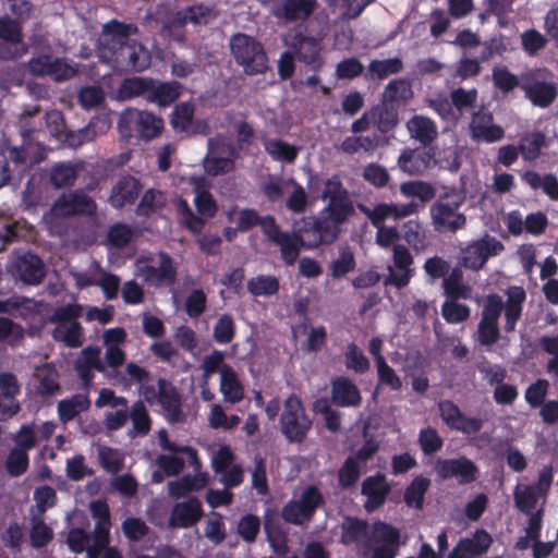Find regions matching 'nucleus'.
<instances>
[{
    "label": "nucleus",
    "instance_id": "7c9ffc66",
    "mask_svg": "<svg viewBox=\"0 0 558 558\" xmlns=\"http://www.w3.org/2000/svg\"><path fill=\"white\" fill-rule=\"evenodd\" d=\"M318 228V238L310 239L308 248H315L324 243H332L340 234L342 221L333 220V217L320 213L317 219H313Z\"/></svg>",
    "mask_w": 558,
    "mask_h": 558
},
{
    "label": "nucleus",
    "instance_id": "4be33fe9",
    "mask_svg": "<svg viewBox=\"0 0 558 558\" xmlns=\"http://www.w3.org/2000/svg\"><path fill=\"white\" fill-rule=\"evenodd\" d=\"M158 401L163 410L165 416L170 423H180L184 420L181 410V399L174 386L167 379H158Z\"/></svg>",
    "mask_w": 558,
    "mask_h": 558
},
{
    "label": "nucleus",
    "instance_id": "c9c22d12",
    "mask_svg": "<svg viewBox=\"0 0 558 558\" xmlns=\"http://www.w3.org/2000/svg\"><path fill=\"white\" fill-rule=\"evenodd\" d=\"M414 96L411 82L407 78L392 80L383 93L385 104H407Z\"/></svg>",
    "mask_w": 558,
    "mask_h": 558
},
{
    "label": "nucleus",
    "instance_id": "412c9836",
    "mask_svg": "<svg viewBox=\"0 0 558 558\" xmlns=\"http://www.w3.org/2000/svg\"><path fill=\"white\" fill-rule=\"evenodd\" d=\"M125 120L146 141L159 136L163 130L162 119L150 111L131 109L125 113Z\"/></svg>",
    "mask_w": 558,
    "mask_h": 558
},
{
    "label": "nucleus",
    "instance_id": "20e7f679",
    "mask_svg": "<svg viewBox=\"0 0 558 558\" xmlns=\"http://www.w3.org/2000/svg\"><path fill=\"white\" fill-rule=\"evenodd\" d=\"M507 301L504 303L498 294H488L483 301L481 320L498 324V319L505 308V330L511 332L522 314V304L525 301V291L521 287H510L506 291Z\"/></svg>",
    "mask_w": 558,
    "mask_h": 558
},
{
    "label": "nucleus",
    "instance_id": "4c0bfd02",
    "mask_svg": "<svg viewBox=\"0 0 558 558\" xmlns=\"http://www.w3.org/2000/svg\"><path fill=\"white\" fill-rule=\"evenodd\" d=\"M182 85L178 82H166L150 84L149 94L146 96L150 102H157L159 106H168L173 102L181 94Z\"/></svg>",
    "mask_w": 558,
    "mask_h": 558
},
{
    "label": "nucleus",
    "instance_id": "0eeeda50",
    "mask_svg": "<svg viewBox=\"0 0 558 558\" xmlns=\"http://www.w3.org/2000/svg\"><path fill=\"white\" fill-rule=\"evenodd\" d=\"M464 201V196L458 195L450 198L449 195L439 197L429 208L432 225L434 230L444 233H456L466 225V217L459 211Z\"/></svg>",
    "mask_w": 558,
    "mask_h": 558
},
{
    "label": "nucleus",
    "instance_id": "49530a36",
    "mask_svg": "<svg viewBox=\"0 0 558 558\" xmlns=\"http://www.w3.org/2000/svg\"><path fill=\"white\" fill-rule=\"evenodd\" d=\"M286 194L288 197L284 204L290 211L294 214H302L306 210L308 205V197L301 184L291 179L288 192Z\"/></svg>",
    "mask_w": 558,
    "mask_h": 558
},
{
    "label": "nucleus",
    "instance_id": "2f4dec72",
    "mask_svg": "<svg viewBox=\"0 0 558 558\" xmlns=\"http://www.w3.org/2000/svg\"><path fill=\"white\" fill-rule=\"evenodd\" d=\"M362 493L367 497L365 509L373 511L384 504L389 486L381 476L369 477L363 482Z\"/></svg>",
    "mask_w": 558,
    "mask_h": 558
},
{
    "label": "nucleus",
    "instance_id": "423d86ee",
    "mask_svg": "<svg viewBox=\"0 0 558 558\" xmlns=\"http://www.w3.org/2000/svg\"><path fill=\"white\" fill-rule=\"evenodd\" d=\"M136 275L151 286H172L177 281V267L165 252L141 256L135 263Z\"/></svg>",
    "mask_w": 558,
    "mask_h": 558
},
{
    "label": "nucleus",
    "instance_id": "f8f14e48",
    "mask_svg": "<svg viewBox=\"0 0 558 558\" xmlns=\"http://www.w3.org/2000/svg\"><path fill=\"white\" fill-rule=\"evenodd\" d=\"M21 23L7 15L0 17V60H17L28 52V46L23 41Z\"/></svg>",
    "mask_w": 558,
    "mask_h": 558
},
{
    "label": "nucleus",
    "instance_id": "bb28decb",
    "mask_svg": "<svg viewBox=\"0 0 558 558\" xmlns=\"http://www.w3.org/2000/svg\"><path fill=\"white\" fill-rule=\"evenodd\" d=\"M93 369L106 373V365L100 357V349L88 347L82 350L81 356L75 362V371L84 386H88L93 379Z\"/></svg>",
    "mask_w": 558,
    "mask_h": 558
},
{
    "label": "nucleus",
    "instance_id": "0e129e2a",
    "mask_svg": "<svg viewBox=\"0 0 558 558\" xmlns=\"http://www.w3.org/2000/svg\"><path fill=\"white\" fill-rule=\"evenodd\" d=\"M187 23L193 25H207L218 16V11L214 7L195 4L184 8Z\"/></svg>",
    "mask_w": 558,
    "mask_h": 558
},
{
    "label": "nucleus",
    "instance_id": "680f3d73",
    "mask_svg": "<svg viewBox=\"0 0 558 558\" xmlns=\"http://www.w3.org/2000/svg\"><path fill=\"white\" fill-rule=\"evenodd\" d=\"M94 474V469L86 464V460L83 454H75L71 459L66 460L65 475L70 481L80 482L86 476H93Z\"/></svg>",
    "mask_w": 558,
    "mask_h": 558
},
{
    "label": "nucleus",
    "instance_id": "1a4fd4ad",
    "mask_svg": "<svg viewBox=\"0 0 558 558\" xmlns=\"http://www.w3.org/2000/svg\"><path fill=\"white\" fill-rule=\"evenodd\" d=\"M280 425L284 437L292 442H302L311 429L312 420L295 395H291L284 400Z\"/></svg>",
    "mask_w": 558,
    "mask_h": 558
},
{
    "label": "nucleus",
    "instance_id": "4d7b16f0",
    "mask_svg": "<svg viewBox=\"0 0 558 558\" xmlns=\"http://www.w3.org/2000/svg\"><path fill=\"white\" fill-rule=\"evenodd\" d=\"M400 192L408 197H418L422 203L432 201L436 195L434 186L423 181L403 182Z\"/></svg>",
    "mask_w": 558,
    "mask_h": 558
},
{
    "label": "nucleus",
    "instance_id": "a211bd4d",
    "mask_svg": "<svg viewBox=\"0 0 558 558\" xmlns=\"http://www.w3.org/2000/svg\"><path fill=\"white\" fill-rule=\"evenodd\" d=\"M265 238L268 242L279 247L281 258L288 266L296 262L304 245V236L302 234L296 231H282L277 222L268 230V234Z\"/></svg>",
    "mask_w": 558,
    "mask_h": 558
},
{
    "label": "nucleus",
    "instance_id": "a18cd8bd",
    "mask_svg": "<svg viewBox=\"0 0 558 558\" xmlns=\"http://www.w3.org/2000/svg\"><path fill=\"white\" fill-rule=\"evenodd\" d=\"M53 538V531L48 526L41 515L34 514L31 518L29 539L34 548L46 546Z\"/></svg>",
    "mask_w": 558,
    "mask_h": 558
},
{
    "label": "nucleus",
    "instance_id": "338daca9",
    "mask_svg": "<svg viewBox=\"0 0 558 558\" xmlns=\"http://www.w3.org/2000/svg\"><path fill=\"white\" fill-rule=\"evenodd\" d=\"M526 94L534 105L546 107L555 99L553 85L537 82L526 88Z\"/></svg>",
    "mask_w": 558,
    "mask_h": 558
},
{
    "label": "nucleus",
    "instance_id": "5fc2aeb1",
    "mask_svg": "<svg viewBox=\"0 0 558 558\" xmlns=\"http://www.w3.org/2000/svg\"><path fill=\"white\" fill-rule=\"evenodd\" d=\"M402 229L405 242L415 252H423L426 248V234L417 221L409 220L403 225Z\"/></svg>",
    "mask_w": 558,
    "mask_h": 558
},
{
    "label": "nucleus",
    "instance_id": "13d9d810",
    "mask_svg": "<svg viewBox=\"0 0 558 558\" xmlns=\"http://www.w3.org/2000/svg\"><path fill=\"white\" fill-rule=\"evenodd\" d=\"M524 181L533 189H543L544 192L553 199L558 198V182L551 174L542 178L534 171H527L523 175Z\"/></svg>",
    "mask_w": 558,
    "mask_h": 558
},
{
    "label": "nucleus",
    "instance_id": "e2e57ef3",
    "mask_svg": "<svg viewBox=\"0 0 558 558\" xmlns=\"http://www.w3.org/2000/svg\"><path fill=\"white\" fill-rule=\"evenodd\" d=\"M78 168L72 163H59L53 167L50 175L56 187L71 186L75 183Z\"/></svg>",
    "mask_w": 558,
    "mask_h": 558
},
{
    "label": "nucleus",
    "instance_id": "79ce46f5",
    "mask_svg": "<svg viewBox=\"0 0 558 558\" xmlns=\"http://www.w3.org/2000/svg\"><path fill=\"white\" fill-rule=\"evenodd\" d=\"M207 483L206 474L198 473L195 475H186L178 481L168 483L169 494L174 498H180L190 492L203 488Z\"/></svg>",
    "mask_w": 558,
    "mask_h": 558
},
{
    "label": "nucleus",
    "instance_id": "ddd939ff",
    "mask_svg": "<svg viewBox=\"0 0 558 558\" xmlns=\"http://www.w3.org/2000/svg\"><path fill=\"white\" fill-rule=\"evenodd\" d=\"M8 272L24 284L37 286L46 276L44 262L35 254L25 252L11 257Z\"/></svg>",
    "mask_w": 558,
    "mask_h": 558
},
{
    "label": "nucleus",
    "instance_id": "a878e982",
    "mask_svg": "<svg viewBox=\"0 0 558 558\" xmlns=\"http://www.w3.org/2000/svg\"><path fill=\"white\" fill-rule=\"evenodd\" d=\"M331 401L339 407H359L362 397L357 386L341 376L331 381Z\"/></svg>",
    "mask_w": 558,
    "mask_h": 558
},
{
    "label": "nucleus",
    "instance_id": "e433bc0d",
    "mask_svg": "<svg viewBox=\"0 0 558 558\" xmlns=\"http://www.w3.org/2000/svg\"><path fill=\"white\" fill-rule=\"evenodd\" d=\"M478 93L475 88L464 89L458 87L449 93L452 100L457 122L468 112L476 107Z\"/></svg>",
    "mask_w": 558,
    "mask_h": 558
},
{
    "label": "nucleus",
    "instance_id": "8fccbe9b",
    "mask_svg": "<svg viewBox=\"0 0 558 558\" xmlns=\"http://www.w3.org/2000/svg\"><path fill=\"white\" fill-rule=\"evenodd\" d=\"M325 215L333 217L336 221L345 222L354 214V206L349 195L327 202L322 210Z\"/></svg>",
    "mask_w": 558,
    "mask_h": 558
},
{
    "label": "nucleus",
    "instance_id": "cd10ccee",
    "mask_svg": "<svg viewBox=\"0 0 558 558\" xmlns=\"http://www.w3.org/2000/svg\"><path fill=\"white\" fill-rule=\"evenodd\" d=\"M410 137L424 146L430 145L438 136L436 123L428 117L415 114L405 123Z\"/></svg>",
    "mask_w": 558,
    "mask_h": 558
},
{
    "label": "nucleus",
    "instance_id": "37998d69",
    "mask_svg": "<svg viewBox=\"0 0 558 558\" xmlns=\"http://www.w3.org/2000/svg\"><path fill=\"white\" fill-rule=\"evenodd\" d=\"M29 466L28 453L12 447L4 460V469L11 477H19L26 473Z\"/></svg>",
    "mask_w": 558,
    "mask_h": 558
},
{
    "label": "nucleus",
    "instance_id": "c756f323",
    "mask_svg": "<svg viewBox=\"0 0 558 558\" xmlns=\"http://www.w3.org/2000/svg\"><path fill=\"white\" fill-rule=\"evenodd\" d=\"M341 543L344 545L356 544L364 550L371 525L365 521L345 518L341 523Z\"/></svg>",
    "mask_w": 558,
    "mask_h": 558
},
{
    "label": "nucleus",
    "instance_id": "dca6fc26",
    "mask_svg": "<svg viewBox=\"0 0 558 558\" xmlns=\"http://www.w3.org/2000/svg\"><path fill=\"white\" fill-rule=\"evenodd\" d=\"M551 480V470L543 469L535 485H517L513 494L515 506L522 512L531 513L535 509L537 501L548 492Z\"/></svg>",
    "mask_w": 558,
    "mask_h": 558
},
{
    "label": "nucleus",
    "instance_id": "6ab92c4d",
    "mask_svg": "<svg viewBox=\"0 0 558 558\" xmlns=\"http://www.w3.org/2000/svg\"><path fill=\"white\" fill-rule=\"evenodd\" d=\"M435 471L442 480L456 477L461 484L475 481L478 474L477 466L465 457L439 459L435 463Z\"/></svg>",
    "mask_w": 558,
    "mask_h": 558
},
{
    "label": "nucleus",
    "instance_id": "9b49d317",
    "mask_svg": "<svg viewBox=\"0 0 558 558\" xmlns=\"http://www.w3.org/2000/svg\"><path fill=\"white\" fill-rule=\"evenodd\" d=\"M208 153L203 160V167L211 177L222 175L233 171L235 148L221 137L208 140Z\"/></svg>",
    "mask_w": 558,
    "mask_h": 558
},
{
    "label": "nucleus",
    "instance_id": "aec40b11",
    "mask_svg": "<svg viewBox=\"0 0 558 558\" xmlns=\"http://www.w3.org/2000/svg\"><path fill=\"white\" fill-rule=\"evenodd\" d=\"M469 129L474 141L494 143L505 135L504 129L494 123L493 114L484 107L473 112Z\"/></svg>",
    "mask_w": 558,
    "mask_h": 558
},
{
    "label": "nucleus",
    "instance_id": "7ed1b4c3",
    "mask_svg": "<svg viewBox=\"0 0 558 558\" xmlns=\"http://www.w3.org/2000/svg\"><path fill=\"white\" fill-rule=\"evenodd\" d=\"M229 48L234 62L246 75H260L270 70L265 48L255 37L235 33L229 39Z\"/></svg>",
    "mask_w": 558,
    "mask_h": 558
},
{
    "label": "nucleus",
    "instance_id": "393cba45",
    "mask_svg": "<svg viewBox=\"0 0 558 558\" xmlns=\"http://www.w3.org/2000/svg\"><path fill=\"white\" fill-rule=\"evenodd\" d=\"M141 190L142 185L137 179L132 175H123L112 186L108 201L112 207L122 208L126 204H133Z\"/></svg>",
    "mask_w": 558,
    "mask_h": 558
},
{
    "label": "nucleus",
    "instance_id": "bf43d9fd",
    "mask_svg": "<svg viewBox=\"0 0 558 558\" xmlns=\"http://www.w3.org/2000/svg\"><path fill=\"white\" fill-rule=\"evenodd\" d=\"M359 210L364 214L373 226H385V220L393 219L392 203H379L373 208L360 203L357 204Z\"/></svg>",
    "mask_w": 558,
    "mask_h": 558
},
{
    "label": "nucleus",
    "instance_id": "5701e85b",
    "mask_svg": "<svg viewBox=\"0 0 558 558\" xmlns=\"http://www.w3.org/2000/svg\"><path fill=\"white\" fill-rule=\"evenodd\" d=\"M317 8V0H282L274 15L284 23L305 21Z\"/></svg>",
    "mask_w": 558,
    "mask_h": 558
},
{
    "label": "nucleus",
    "instance_id": "f3484780",
    "mask_svg": "<svg viewBox=\"0 0 558 558\" xmlns=\"http://www.w3.org/2000/svg\"><path fill=\"white\" fill-rule=\"evenodd\" d=\"M22 385L12 372H0V421L5 422L21 411L17 396Z\"/></svg>",
    "mask_w": 558,
    "mask_h": 558
},
{
    "label": "nucleus",
    "instance_id": "69168bd1",
    "mask_svg": "<svg viewBox=\"0 0 558 558\" xmlns=\"http://www.w3.org/2000/svg\"><path fill=\"white\" fill-rule=\"evenodd\" d=\"M194 106L190 102L177 105L171 114L170 123L177 131H187L193 122Z\"/></svg>",
    "mask_w": 558,
    "mask_h": 558
},
{
    "label": "nucleus",
    "instance_id": "9d476101",
    "mask_svg": "<svg viewBox=\"0 0 558 558\" xmlns=\"http://www.w3.org/2000/svg\"><path fill=\"white\" fill-rule=\"evenodd\" d=\"M198 215L194 214L187 202L178 199L175 202L180 223L189 231L198 234L202 232L205 220L215 216L217 211L216 203L210 193L198 191L194 199Z\"/></svg>",
    "mask_w": 558,
    "mask_h": 558
},
{
    "label": "nucleus",
    "instance_id": "a19ab883",
    "mask_svg": "<svg viewBox=\"0 0 558 558\" xmlns=\"http://www.w3.org/2000/svg\"><path fill=\"white\" fill-rule=\"evenodd\" d=\"M403 69V61L398 58L385 60H372L367 68L366 77L368 80H384L389 75L397 74Z\"/></svg>",
    "mask_w": 558,
    "mask_h": 558
},
{
    "label": "nucleus",
    "instance_id": "052dcab7",
    "mask_svg": "<svg viewBox=\"0 0 558 558\" xmlns=\"http://www.w3.org/2000/svg\"><path fill=\"white\" fill-rule=\"evenodd\" d=\"M434 161L441 168L457 172L461 168V149L457 145L437 149Z\"/></svg>",
    "mask_w": 558,
    "mask_h": 558
},
{
    "label": "nucleus",
    "instance_id": "de8ad7c7",
    "mask_svg": "<svg viewBox=\"0 0 558 558\" xmlns=\"http://www.w3.org/2000/svg\"><path fill=\"white\" fill-rule=\"evenodd\" d=\"M290 181L291 179L279 175H268L267 180L262 184L260 190L269 202L276 203L281 201L288 192Z\"/></svg>",
    "mask_w": 558,
    "mask_h": 558
},
{
    "label": "nucleus",
    "instance_id": "c03bdc74",
    "mask_svg": "<svg viewBox=\"0 0 558 558\" xmlns=\"http://www.w3.org/2000/svg\"><path fill=\"white\" fill-rule=\"evenodd\" d=\"M99 464L109 473L117 474L124 466V454L107 446H99L97 449Z\"/></svg>",
    "mask_w": 558,
    "mask_h": 558
},
{
    "label": "nucleus",
    "instance_id": "774afa93",
    "mask_svg": "<svg viewBox=\"0 0 558 558\" xmlns=\"http://www.w3.org/2000/svg\"><path fill=\"white\" fill-rule=\"evenodd\" d=\"M362 177L366 182L377 189L386 187L390 181L388 170L377 162L366 165L363 169Z\"/></svg>",
    "mask_w": 558,
    "mask_h": 558
},
{
    "label": "nucleus",
    "instance_id": "3c124183",
    "mask_svg": "<svg viewBox=\"0 0 558 558\" xmlns=\"http://www.w3.org/2000/svg\"><path fill=\"white\" fill-rule=\"evenodd\" d=\"M11 439L14 442V448L24 450L28 453V451L34 449L38 444L36 425L34 423L23 424L15 433L11 435Z\"/></svg>",
    "mask_w": 558,
    "mask_h": 558
},
{
    "label": "nucleus",
    "instance_id": "603ef678",
    "mask_svg": "<svg viewBox=\"0 0 558 558\" xmlns=\"http://www.w3.org/2000/svg\"><path fill=\"white\" fill-rule=\"evenodd\" d=\"M129 418L132 421L133 432L137 435H147L150 430V417L143 401L132 404Z\"/></svg>",
    "mask_w": 558,
    "mask_h": 558
},
{
    "label": "nucleus",
    "instance_id": "6e6d98bb",
    "mask_svg": "<svg viewBox=\"0 0 558 558\" xmlns=\"http://www.w3.org/2000/svg\"><path fill=\"white\" fill-rule=\"evenodd\" d=\"M441 315L449 324H459L469 319L471 310L457 300H446L441 305Z\"/></svg>",
    "mask_w": 558,
    "mask_h": 558
},
{
    "label": "nucleus",
    "instance_id": "f704fd0d",
    "mask_svg": "<svg viewBox=\"0 0 558 558\" xmlns=\"http://www.w3.org/2000/svg\"><path fill=\"white\" fill-rule=\"evenodd\" d=\"M220 392L225 401L231 404L240 402L244 397V389L232 367H225L220 376Z\"/></svg>",
    "mask_w": 558,
    "mask_h": 558
},
{
    "label": "nucleus",
    "instance_id": "ea45409f",
    "mask_svg": "<svg viewBox=\"0 0 558 558\" xmlns=\"http://www.w3.org/2000/svg\"><path fill=\"white\" fill-rule=\"evenodd\" d=\"M371 110L379 133L386 134L399 124V113L392 105L383 102L381 106H375Z\"/></svg>",
    "mask_w": 558,
    "mask_h": 558
},
{
    "label": "nucleus",
    "instance_id": "39448f33",
    "mask_svg": "<svg viewBox=\"0 0 558 558\" xmlns=\"http://www.w3.org/2000/svg\"><path fill=\"white\" fill-rule=\"evenodd\" d=\"M83 307L80 304L72 303L56 308L49 317V322L54 324L52 338L56 341L64 343L69 348H80L85 341L84 329L78 323Z\"/></svg>",
    "mask_w": 558,
    "mask_h": 558
},
{
    "label": "nucleus",
    "instance_id": "473e14b6",
    "mask_svg": "<svg viewBox=\"0 0 558 558\" xmlns=\"http://www.w3.org/2000/svg\"><path fill=\"white\" fill-rule=\"evenodd\" d=\"M355 266L356 262L352 248L347 244H341L328 268L333 279H341L353 271Z\"/></svg>",
    "mask_w": 558,
    "mask_h": 558
},
{
    "label": "nucleus",
    "instance_id": "72a5a7b5",
    "mask_svg": "<svg viewBox=\"0 0 558 558\" xmlns=\"http://www.w3.org/2000/svg\"><path fill=\"white\" fill-rule=\"evenodd\" d=\"M276 222L277 221L274 216H259L255 209L245 208L239 213L236 227L240 231L245 232L256 226H259L266 236L268 234V230L271 229Z\"/></svg>",
    "mask_w": 558,
    "mask_h": 558
},
{
    "label": "nucleus",
    "instance_id": "2eb2a0df",
    "mask_svg": "<svg viewBox=\"0 0 558 558\" xmlns=\"http://www.w3.org/2000/svg\"><path fill=\"white\" fill-rule=\"evenodd\" d=\"M97 205L92 197L82 190L63 193L53 203L50 215L54 218H64L74 215H94Z\"/></svg>",
    "mask_w": 558,
    "mask_h": 558
},
{
    "label": "nucleus",
    "instance_id": "58836bf2",
    "mask_svg": "<svg viewBox=\"0 0 558 558\" xmlns=\"http://www.w3.org/2000/svg\"><path fill=\"white\" fill-rule=\"evenodd\" d=\"M160 23L161 31L165 35L173 38L179 43L184 41L185 35L182 28L187 24L184 9L167 12V14L160 19Z\"/></svg>",
    "mask_w": 558,
    "mask_h": 558
},
{
    "label": "nucleus",
    "instance_id": "b1692460",
    "mask_svg": "<svg viewBox=\"0 0 558 558\" xmlns=\"http://www.w3.org/2000/svg\"><path fill=\"white\" fill-rule=\"evenodd\" d=\"M202 515L201 501L196 497H192L172 508L169 524L172 527H191L201 520Z\"/></svg>",
    "mask_w": 558,
    "mask_h": 558
},
{
    "label": "nucleus",
    "instance_id": "c85d7f7f",
    "mask_svg": "<svg viewBox=\"0 0 558 558\" xmlns=\"http://www.w3.org/2000/svg\"><path fill=\"white\" fill-rule=\"evenodd\" d=\"M433 155L428 151H418L416 149H404L398 157L397 165L410 175H421L430 168Z\"/></svg>",
    "mask_w": 558,
    "mask_h": 558
},
{
    "label": "nucleus",
    "instance_id": "4468645a",
    "mask_svg": "<svg viewBox=\"0 0 558 558\" xmlns=\"http://www.w3.org/2000/svg\"><path fill=\"white\" fill-rule=\"evenodd\" d=\"M504 250L505 246L499 240L485 234L468 244L462 251L460 264L465 268L477 271L484 268L489 257L499 255Z\"/></svg>",
    "mask_w": 558,
    "mask_h": 558
},
{
    "label": "nucleus",
    "instance_id": "f03ea898",
    "mask_svg": "<svg viewBox=\"0 0 558 558\" xmlns=\"http://www.w3.org/2000/svg\"><path fill=\"white\" fill-rule=\"evenodd\" d=\"M327 34L328 25L326 21L323 22L315 34L310 29V24L305 26L300 24L289 29L283 37V44L295 57V60L316 71L324 63L322 56L323 39Z\"/></svg>",
    "mask_w": 558,
    "mask_h": 558
},
{
    "label": "nucleus",
    "instance_id": "f257e3e1",
    "mask_svg": "<svg viewBox=\"0 0 558 558\" xmlns=\"http://www.w3.org/2000/svg\"><path fill=\"white\" fill-rule=\"evenodd\" d=\"M133 24L116 20L105 24L99 37L98 53L105 62H114L128 71H143L150 64L149 51L130 35L136 33Z\"/></svg>",
    "mask_w": 558,
    "mask_h": 558
},
{
    "label": "nucleus",
    "instance_id": "6e6552de",
    "mask_svg": "<svg viewBox=\"0 0 558 558\" xmlns=\"http://www.w3.org/2000/svg\"><path fill=\"white\" fill-rule=\"evenodd\" d=\"M400 547L398 529L381 521L371 525L363 555L368 558H395Z\"/></svg>",
    "mask_w": 558,
    "mask_h": 558
},
{
    "label": "nucleus",
    "instance_id": "864d4df0",
    "mask_svg": "<svg viewBox=\"0 0 558 558\" xmlns=\"http://www.w3.org/2000/svg\"><path fill=\"white\" fill-rule=\"evenodd\" d=\"M13 316L28 319L41 313L46 305L43 301H35L24 295H13Z\"/></svg>",
    "mask_w": 558,
    "mask_h": 558
},
{
    "label": "nucleus",
    "instance_id": "09e8293b",
    "mask_svg": "<svg viewBox=\"0 0 558 558\" xmlns=\"http://www.w3.org/2000/svg\"><path fill=\"white\" fill-rule=\"evenodd\" d=\"M266 151L275 159L293 162L298 156V148L280 140H267L264 142Z\"/></svg>",
    "mask_w": 558,
    "mask_h": 558
}]
</instances>
